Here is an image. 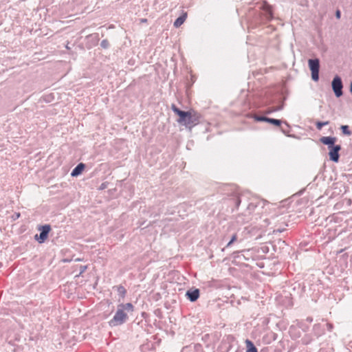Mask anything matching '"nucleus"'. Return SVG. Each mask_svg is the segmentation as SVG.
Segmentation results:
<instances>
[{
    "label": "nucleus",
    "instance_id": "9d476101",
    "mask_svg": "<svg viewBox=\"0 0 352 352\" xmlns=\"http://www.w3.org/2000/svg\"><path fill=\"white\" fill-rule=\"evenodd\" d=\"M320 142L328 146V148H331V147L336 146V142H337V138L336 137L332 136H322L320 138Z\"/></svg>",
    "mask_w": 352,
    "mask_h": 352
},
{
    "label": "nucleus",
    "instance_id": "6ab92c4d",
    "mask_svg": "<svg viewBox=\"0 0 352 352\" xmlns=\"http://www.w3.org/2000/svg\"><path fill=\"white\" fill-rule=\"evenodd\" d=\"M113 288H116V290L120 297L124 298L125 296L126 289L122 285L115 286Z\"/></svg>",
    "mask_w": 352,
    "mask_h": 352
},
{
    "label": "nucleus",
    "instance_id": "cd10ccee",
    "mask_svg": "<svg viewBox=\"0 0 352 352\" xmlns=\"http://www.w3.org/2000/svg\"><path fill=\"white\" fill-rule=\"evenodd\" d=\"M335 16L337 19H340L341 18V11L339 9L336 10Z\"/></svg>",
    "mask_w": 352,
    "mask_h": 352
},
{
    "label": "nucleus",
    "instance_id": "f03ea898",
    "mask_svg": "<svg viewBox=\"0 0 352 352\" xmlns=\"http://www.w3.org/2000/svg\"><path fill=\"white\" fill-rule=\"evenodd\" d=\"M129 319L127 313L125 312L120 307L118 306L117 311L113 318L109 321L110 327L120 326L125 323Z\"/></svg>",
    "mask_w": 352,
    "mask_h": 352
},
{
    "label": "nucleus",
    "instance_id": "39448f33",
    "mask_svg": "<svg viewBox=\"0 0 352 352\" xmlns=\"http://www.w3.org/2000/svg\"><path fill=\"white\" fill-rule=\"evenodd\" d=\"M38 230L40 231V233H39V234H36L34 236V239L39 243H43L45 241V240L48 237L49 233L51 231V226L49 224L40 226L38 228Z\"/></svg>",
    "mask_w": 352,
    "mask_h": 352
},
{
    "label": "nucleus",
    "instance_id": "1a4fd4ad",
    "mask_svg": "<svg viewBox=\"0 0 352 352\" xmlns=\"http://www.w3.org/2000/svg\"><path fill=\"white\" fill-rule=\"evenodd\" d=\"M199 296L200 291L197 288L189 289L186 292V296L190 302L197 301V299L199 298Z\"/></svg>",
    "mask_w": 352,
    "mask_h": 352
},
{
    "label": "nucleus",
    "instance_id": "a211bd4d",
    "mask_svg": "<svg viewBox=\"0 0 352 352\" xmlns=\"http://www.w3.org/2000/svg\"><path fill=\"white\" fill-rule=\"evenodd\" d=\"M267 122L269 124H273L274 126H280L281 124H283V121H282L281 120H278V119L268 118Z\"/></svg>",
    "mask_w": 352,
    "mask_h": 352
},
{
    "label": "nucleus",
    "instance_id": "7ed1b4c3",
    "mask_svg": "<svg viewBox=\"0 0 352 352\" xmlns=\"http://www.w3.org/2000/svg\"><path fill=\"white\" fill-rule=\"evenodd\" d=\"M308 65L311 71L312 80L315 82L318 81L320 67V60L317 58H310L308 60Z\"/></svg>",
    "mask_w": 352,
    "mask_h": 352
},
{
    "label": "nucleus",
    "instance_id": "412c9836",
    "mask_svg": "<svg viewBox=\"0 0 352 352\" xmlns=\"http://www.w3.org/2000/svg\"><path fill=\"white\" fill-rule=\"evenodd\" d=\"M340 129L344 135H351V131L349 130V127L348 125H342L340 126Z\"/></svg>",
    "mask_w": 352,
    "mask_h": 352
},
{
    "label": "nucleus",
    "instance_id": "c9c22d12",
    "mask_svg": "<svg viewBox=\"0 0 352 352\" xmlns=\"http://www.w3.org/2000/svg\"><path fill=\"white\" fill-rule=\"evenodd\" d=\"M348 204H349V205H351V199H349V200H348Z\"/></svg>",
    "mask_w": 352,
    "mask_h": 352
},
{
    "label": "nucleus",
    "instance_id": "473e14b6",
    "mask_svg": "<svg viewBox=\"0 0 352 352\" xmlns=\"http://www.w3.org/2000/svg\"><path fill=\"white\" fill-rule=\"evenodd\" d=\"M82 260H83L82 258H76L74 261H82Z\"/></svg>",
    "mask_w": 352,
    "mask_h": 352
},
{
    "label": "nucleus",
    "instance_id": "393cba45",
    "mask_svg": "<svg viewBox=\"0 0 352 352\" xmlns=\"http://www.w3.org/2000/svg\"><path fill=\"white\" fill-rule=\"evenodd\" d=\"M236 240H237V234H234L232 236V237H231V239H230V241L228 243V244L226 245V248L230 247V246L233 243H234Z\"/></svg>",
    "mask_w": 352,
    "mask_h": 352
},
{
    "label": "nucleus",
    "instance_id": "bb28decb",
    "mask_svg": "<svg viewBox=\"0 0 352 352\" xmlns=\"http://www.w3.org/2000/svg\"><path fill=\"white\" fill-rule=\"evenodd\" d=\"M87 265H80V267H79L80 272H79L78 276L82 275L87 270Z\"/></svg>",
    "mask_w": 352,
    "mask_h": 352
},
{
    "label": "nucleus",
    "instance_id": "f8f14e48",
    "mask_svg": "<svg viewBox=\"0 0 352 352\" xmlns=\"http://www.w3.org/2000/svg\"><path fill=\"white\" fill-rule=\"evenodd\" d=\"M187 18V13L185 12V13H183L182 15H180L175 21H174V23H173V25L175 27V28H179L184 23V21H186Z\"/></svg>",
    "mask_w": 352,
    "mask_h": 352
},
{
    "label": "nucleus",
    "instance_id": "423d86ee",
    "mask_svg": "<svg viewBox=\"0 0 352 352\" xmlns=\"http://www.w3.org/2000/svg\"><path fill=\"white\" fill-rule=\"evenodd\" d=\"M342 147L340 144H336L334 146L331 147L329 148V160L333 162L338 163L340 160V151L341 150Z\"/></svg>",
    "mask_w": 352,
    "mask_h": 352
},
{
    "label": "nucleus",
    "instance_id": "e433bc0d",
    "mask_svg": "<svg viewBox=\"0 0 352 352\" xmlns=\"http://www.w3.org/2000/svg\"><path fill=\"white\" fill-rule=\"evenodd\" d=\"M146 21V19H142L143 22H145Z\"/></svg>",
    "mask_w": 352,
    "mask_h": 352
},
{
    "label": "nucleus",
    "instance_id": "c85d7f7f",
    "mask_svg": "<svg viewBox=\"0 0 352 352\" xmlns=\"http://www.w3.org/2000/svg\"><path fill=\"white\" fill-rule=\"evenodd\" d=\"M21 216V214L19 212H15L13 215H12V219L14 220H16L17 219H19Z\"/></svg>",
    "mask_w": 352,
    "mask_h": 352
},
{
    "label": "nucleus",
    "instance_id": "9b49d317",
    "mask_svg": "<svg viewBox=\"0 0 352 352\" xmlns=\"http://www.w3.org/2000/svg\"><path fill=\"white\" fill-rule=\"evenodd\" d=\"M85 168V164L79 163L72 171L71 175L72 177H77L80 175Z\"/></svg>",
    "mask_w": 352,
    "mask_h": 352
},
{
    "label": "nucleus",
    "instance_id": "f704fd0d",
    "mask_svg": "<svg viewBox=\"0 0 352 352\" xmlns=\"http://www.w3.org/2000/svg\"><path fill=\"white\" fill-rule=\"evenodd\" d=\"M50 98H48V99L45 98V101H47V102H50Z\"/></svg>",
    "mask_w": 352,
    "mask_h": 352
},
{
    "label": "nucleus",
    "instance_id": "a878e982",
    "mask_svg": "<svg viewBox=\"0 0 352 352\" xmlns=\"http://www.w3.org/2000/svg\"><path fill=\"white\" fill-rule=\"evenodd\" d=\"M283 104H282L281 106L276 107V108L268 109L267 111H266V113H271L274 111H280V110L283 109Z\"/></svg>",
    "mask_w": 352,
    "mask_h": 352
},
{
    "label": "nucleus",
    "instance_id": "c756f323",
    "mask_svg": "<svg viewBox=\"0 0 352 352\" xmlns=\"http://www.w3.org/2000/svg\"><path fill=\"white\" fill-rule=\"evenodd\" d=\"M107 188V184H106V183H102V184L100 185V190H103V189H104V188Z\"/></svg>",
    "mask_w": 352,
    "mask_h": 352
},
{
    "label": "nucleus",
    "instance_id": "4be33fe9",
    "mask_svg": "<svg viewBox=\"0 0 352 352\" xmlns=\"http://www.w3.org/2000/svg\"><path fill=\"white\" fill-rule=\"evenodd\" d=\"M258 204H260V202H258L256 204L251 202L248 205L247 210L249 211V215L252 212H253L255 210V208L258 206Z\"/></svg>",
    "mask_w": 352,
    "mask_h": 352
},
{
    "label": "nucleus",
    "instance_id": "5701e85b",
    "mask_svg": "<svg viewBox=\"0 0 352 352\" xmlns=\"http://www.w3.org/2000/svg\"><path fill=\"white\" fill-rule=\"evenodd\" d=\"M311 342V338L309 336L306 335L302 338V343L305 345L309 344Z\"/></svg>",
    "mask_w": 352,
    "mask_h": 352
},
{
    "label": "nucleus",
    "instance_id": "2eb2a0df",
    "mask_svg": "<svg viewBox=\"0 0 352 352\" xmlns=\"http://www.w3.org/2000/svg\"><path fill=\"white\" fill-rule=\"evenodd\" d=\"M120 308H122L125 312H133L134 310V306L131 302H127L126 304L121 303L118 305Z\"/></svg>",
    "mask_w": 352,
    "mask_h": 352
},
{
    "label": "nucleus",
    "instance_id": "b1692460",
    "mask_svg": "<svg viewBox=\"0 0 352 352\" xmlns=\"http://www.w3.org/2000/svg\"><path fill=\"white\" fill-rule=\"evenodd\" d=\"M100 46L103 49H108L110 46L109 42L107 39H104L100 43Z\"/></svg>",
    "mask_w": 352,
    "mask_h": 352
},
{
    "label": "nucleus",
    "instance_id": "4468645a",
    "mask_svg": "<svg viewBox=\"0 0 352 352\" xmlns=\"http://www.w3.org/2000/svg\"><path fill=\"white\" fill-rule=\"evenodd\" d=\"M245 344L246 352H258L256 347L251 340L247 339L245 340Z\"/></svg>",
    "mask_w": 352,
    "mask_h": 352
},
{
    "label": "nucleus",
    "instance_id": "6e6552de",
    "mask_svg": "<svg viewBox=\"0 0 352 352\" xmlns=\"http://www.w3.org/2000/svg\"><path fill=\"white\" fill-rule=\"evenodd\" d=\"M261 8L264 12L267 19L271 20L274 18L272 6L267 1H264Z\"/></svg>",
    "mask_w": 352,
    "mask_h": 352
},
{
    "label": "nucleus",
    "instance_id": "f257e3e1",
    "mask_svg": "<svg viewBox=\"0 0 352 352\" xmlns=\"http://www.w3.org/2000/svg\"><path fill=\"white\" fill-rule=\"evenodd\" d=\"M170 109L174 113L179 117L177 122L190 130L198 124L201 118V114L193 109L187 111H183L178 108L175 104H171Z\"/></svg>",
    "mask_w": 352,
    "mask_h": 352
},
{
    "label": "nucleus",
    "instance_id": "f3484780",
    "mask_svg": "<svg viewBox=\"0 0 352 352\" xmlns=\"http://www.w3.org/2000/svg\"><path fill=\"white\" fill-rule=\"evenodd\" d=\"M283 123L285 124V126H280V131H282L283 133H284L285 135L287 136H290L289 135V132H290V126L289 125V124L285 121L283 122Z\"/></svg>",
    "mask_w": 352,
    "mask_h": 352
},
{
    "label": "nucleus",
    "instance_id": "0eeeda50",
    "mask_svg": "<svg viewBox=\"0 0 352 352\" xmlns=\"http://www.w3.org/2000/svg\"><path fill=\"white\" fill-rule=\"evenodd\" d=\"M227 201L229 205L234 206V208L232 209V211H234V209H238L241 202V196L239 193L234 192L227 199Z\"/></svg>",
    "mask_w": 352,
    "mask_h": 352
},
{
    "label": "nucleus",
    "instance_id": "aec40b11",
    "mask_svg": "<svg viewBox=\"0 0 352 352\" xmlns=\"http://www.w3.org/2000/svg\"><path fill=\"white\" fill-rule=\"evenodd\" d=\"M329 124V121H317L315 123L316 127L318 130H321L324 126L328 125Z\"/></svg>",
    "mask_w": 352,
    "mask_h": 352
},
{
    "label": "nucleus",
    "instance_id": "ddd939ff",
    "mask_svg": "<svg viewBox=\"0 0 352 352\" xmlns=\"http://www.w3.org/2000/svg\"><path fill=\"white\" fill-rule=\"evenodd\" d=\"M250 219L251 218L250 217V215L243 214H239L236 218L237 223L241 225L248 223Z\"/></svg>",
    "mask_w": 352,
    "mask_h": 352
},
{
    "label": "nucleus",
    "instance_id": "20e7f679",
    "mask_svg": "<svg viewBox=\"0 0 352 352\" xmlns=\"http://www.w3.org/2000/svg\"><path fill=\"white\" fill-rule=\"evenodd\" d=\"M332 90L337 98H340L343 95V83L340 76L336 75L331 81Z\"/></svg>",
    "mask_w": 352,
    "mask_h": 352
},
{
    "label": "nucleus",
    "instance_id": "72a5a7b5",
    "mask_svg": "<svg viewBox=\"0 0 352 352\" xmlns=\"http://www.w3.org/2000/svg\"><path fill=\"white\" fill-rule=\"evenodd\" d=\"M50 98H48V99L45 98V101H47V102H50Z\"/></svg>",
    "mask_w": 352,
    "mask_h": 352
},
{
    "label": "nucleus",
    "instance_id": "4c0bfd02",
    "mask_svg": "<svg viewBox=\"0 0 352 352\" xmlns=\"http://www.w3.org/2000/svg\"><path fill=\"white\" fill-rule=\"evenodd\" d=\"M322 349H320L319 352H322Z\"/></svg>",
    "mask_w": 352,
    "mask_h": 352
},
{
    "label": "nucleus",
    "instance_id": "2f4dec72",
    "mask_svg": "<svg viewBox=\"0 0 352 352\" xmlns=\"http://www.w3.org/2000/svg\"><path fill=\"white\" fill-rule=\"evenodd\" d=\"M307 321L309 322H311L313 321V319L311 317H308L307 318Z\"/></svg>",
    "mask_w": 352,
    "mask_h": 352
},
{
    "label": "nucleus",
    "instance_id": "dca6fc26",
    "mask_svg": "<svg viewBox=\"0 0 352 352\" xmlns=\"http://www.w3.org/2000/svg\"><path fill=\"white\" fill-rule=\"evenodd\" d=\"M250 118H253L256 122H267L268 118L265 116H258L256 114H251L249 116Z\"/></svg>",
    "mask_w": 352,
    "mask_h": 352
},
{
    "label": "nucleus",
    "instance_id": "7c9ffc66",
    "mask_svg": "<svg viewBox=\"0 0 352 352\" xmlns=\"http://www.w3.org/2000/svg\"><path fill=\"white\" fill-rule=\"evenodd\" d=\"M284 230H285V229H282V230H280V229L274 230V233H276V232H283V231H284Z\"/></svg>",
    "mask_w": 352,
    "mask_h": 352
}]
</instances>
